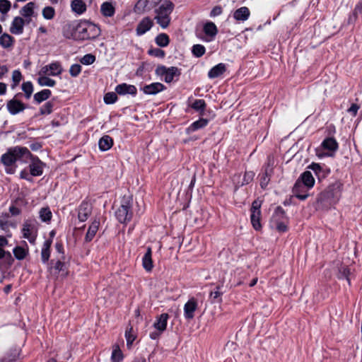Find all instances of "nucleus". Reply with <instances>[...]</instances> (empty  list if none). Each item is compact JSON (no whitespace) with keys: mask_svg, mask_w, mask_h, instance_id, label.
<instances>
[{"mask_svg":"<svg viewBox=\"0 0 362 362\" xmlns=\"http://www.w3.org/2000/svg\"><path fill=\"white\" fill-rule=\"evenodd\" d=\"M0 259L4 260V264L0 267L1 269H7L14 261L11 252L5 251L3 248H0Z\"/></svg>","mask_w":362,"mask_h":362,"instance_id":"25","label":"nucleus"},{"mask_svg":"<svg viewBox=\"0 0 362 362\" xmlns=\"http://www.w3.org/2000/svg\"><path fill=\"white\" fill-rule=\"evenodd\" d=\"M78 26L79 21H72L67 24H66L63 27L62 33L64 37L67 39H73L77 40L78 35Z\"/></svg>","mask_w":362,"mask_h":362,"instance_id":"10","label":"nucleus"},{"mask_svg":"<svg viewBox=\"0 0 362 362\" xmlns=\"http://www.w3.org/2000/svg\"><path fill=\"white\" fill-rule=\"evenodd\" d=\"M52 244V240H46L43 243L41 251V259L43 263H46L49 260L50 257V247Z\"/></svg>","mask_w":362,"mask_h":362,"instance_id":"34","label":"nucleus"},{"mask_svg":"<svg viewBox=\"0 0 362 362\" xmlns=\"http://www.w3.org/2000/svg\"><path fill=\"white\" fill-rule=\"evenodd\" d=\"M81 63L85 65L92 64L95 61V57L91 54H87L81 59Z\"/></svg>","mask_w":362,"mask_h":362,"instance_id":"55","label":"nucleus"},{"mask_svg":"<svg viewBox=\"0 0 362 362\" xmlns=\"http://www.w3.org/2000/svg\"><path fill=\"white\" fill-rule=\"evenodd\" d=\"M55 249L57 251V252H59V254L62 255V258L61 259H64V247H63L62 243H57L56 245H55Z\"/></svg>","mask_w":362,"mask_h":362,"instance_id":"63","label":"nucleus"},{"mask_svg":"<svg viewBox=\"0 0 362 362\" xmlns=\"http://www.w3.org/2000/svg\"><path fill=\"white\" fill-rule=\"evenodd\" d=\"M203 30L206 37V40L208 42L212 41L218 33L216 25L212 22H207L205 23Z\"/></svg>","mask_w":362,"mask_h":362,"instance_id":"19","label":"nucleus"},{"mask_svg":"<svg viewBox=\"0 0 362 362\" xmlns=\"http://www.w3.org/2000/svg\"><path fill=\"white\" fill-rule=\"evenodd\" d=\"M133 216L130 200H124L121 206L115 211L117 219L122 223L131 221Z\"/></svg>","mask_w":362,"mask_h":362,"instance_id":"7","label":"nucleus"},{"mask_svg":"<svg viewBox=\"0 0 362 362\" xmlns=\"http://www.w3.org/2000/svg\"><path fill=\"white\" fill-rule=\"evenodd\" d=\"M6 107L11 115H16L23 112L26 108V105L21 101L13 98L7 102Z\"/></svg>","mask_w":362,"mask_h":362,"instance_id":"13","label":"nucleus"},{"mask_svg":"<svg viewBox=\"0 0 362 362\" xmlns=\"http://www.w3.org/2000/svg\"><path fill=\"white\" fill-rule=\"evenodd\" d=\"M81 71V66L78 64H74L71 66L69 69V73L71 76L76 77L77 76Z\"/></svg>","mask_w":362,"mask_h":362,"instance_id":"56","label":"nucleus"},{"mask_svg":"<svg viewBox=\"0 0 362 362\" xmlns=\"http://www.w3.org/2000/svg\"><path fill=\"white\" fill-rule=\"evenodd\" d=\"M55 11L52 6H46L42 9V16L47 20H51L54 17Z\"/></svg>","mask_w":362,"mask_h":362,"instance_id":"50","label":"nucleus"},{"mask_svg":"<svg viewBox=\"0 0 362 362\" xmlns=\"http://www.w3.org/2000/svg\"><path fill=\"white\" fill-rule=\"evenodd\" d=\"M22 90L24 92V95L26 99H30L33 90V85L30 81L23 82L21 86Z\"/></svg>","mask_w":362,"mask_h":362,"instance_id":"45","label":"nucleus"},{"mask_svg":"<svg viewBox=\"0 0 362 362\" xmlns=\"http://www.w3.org/2000/svg\"><path fill=\"white\" fill-rule=\"evenodd\" d=\"M170 42L169 37L165 33L159 34L156 37V42L160 47H166L168 45Z\"/></svg>","mask_w":362,"mask_h":362,"instance_id":"46","label":"nucleus"},{"mask_svg":"<svg viewBox=\"0 0 362 362\" xmlns=\"http://www.w3.org/2000/svg\"><path fill=\"white\" fill-rule=\"evenodd\" d=\"M54 268L56 271L59 272H62L63 275L66 274V265L61 259H58L57 261Z\"/></svg>","mask_w":362,"mask_h":362,"instance_id":"58","label":"nucleus"},{"mask_svg":"<svg viewBox=\"0 0 362 362\" xmlns=\"http://www.w3.org/2000/svg\"><path fill=\"white\" fill-rule=\"evenodd\" d=\"M222 13V8L221 6H215L211 11L210 16L211 17H215L221 15Z\"/></svg>","mask_w":362,"mask_h":362,"instance_id":"61","label":"nucleus"},{"mask_svg":"<svg viewBox=\"0 0 362 362\" xmlns=\"http://www.w3.org/2000/svg\"><path fill=\"white\" fill-rule=\"evenodd\" d=\"M25 21L23 18L16 16L13 18L11 27L10 32L15 35H21L23 33Z\"/></svg>","mask_w":362,"mask_h":362,"instance_id":"17","label":"nucleus"},{"mask_svg":"<svg viewBox=\"0 0 362 362\" xmlns=\"http://www.w3.org/2000/svg\"><path fill=\"white\" fill-rule=\"evenodd\" d=\"M39 216L42 222L47 223L50 221L52 214L48 207H43L39 211Z\"/></svg>","mask_w":362,"mask_h":362,"instance_id":"44","label":"nucleus"},{"mask_svg":"<svg viewBox=\"0 0 362 362\" xmlns=\"http://www.w3.org/2000/svg\"><path fill=\"white\" fill-rule=\"evenodd\" d=\"M91 214V206L88 202H82L79 206L78 218L81 222L86 221Z\"/></svg>","mask_w":362,"mask_h":362,"instance_id":"23","label":"nucleus"},{"mask_svg":"<svg viewBox=\"0 0 362 362\" xmlns=\"http://www.w3.org/2000/svg\"><path fill=\"white\" fill-rule=\"evenodd\" d=\"M8 71V69L6 65L0 64V79H1Z\"/></svg>","mask_w":362,"mask_h":362,"instance_id":"64","label":"nucleus"},{"mask_svg":"<svg viewBox=\"0 0 362 362\" xmlns=\"http://www.w3.org/2000/svg\"><path fill=\"white\" fill-rule=\"evenodd\" d=\"M148 54L159 58H163L165 57V52L158 48L149 49Z\"/></svg>","mask_w":362,"mask_h":362,"instance_id":"59","label":"nucleus"},{"mask_svg":"<svg viewBox=\"0 0 362 362\" xmlns=\"http://www.w3.org/2000/svg\"><path fill=\"white\" fill-rule=\"evenodd\" d=\"M174 4L169 0L163 1L155 9L156 23L163 28H167L171 21L170 14L173 11Z\"/></svg>","mask_w":362,"mask_h":362,"instance_id":"2","label":"nucleus"},{"mask_svg":"<svg viewBox=\"0 0 362 362\" xmlns=\"http://www.w3.org/2000/svg\"><path fill=\"white\" fill-rule=\"evenodd\" d=\"M47 75H39L37 83L41 86L53 87L55 86L56 82L54 80L47 76Z\"/></svg>","mask_w":362,"mask_h":362,"instance_id":"42","label":"nucleus"},{"mask_svg":"<svg viewBox=\"0 0 362 362\" xmlns=\"http://www.w3.org/2000/svg\"><path fill=\"white\" fill-rule=\"evenodd\" d=\"M52 95V92L49 89H43L40 92L36 93L33 95V99L35 102L37 104L42 103L47 100Z\"/></svg>","mask_w":362,"mask_h":362,"instance_id":"38","label":"nucleus"},{"mask_svg":"<svg viewBox=\"0 0 362 362\" xmlns=\"http://www.w3.org/2000/svg\"><path fill=\"white\" fill-rule=\"evenodd\" d=\"M302 183L300 181H296L293 187V194L295 197L300 200L306 199L309 194L308 193V190L310 189H307L306 186L302 185Z\"/></svg>","mask_w":362,"mask_h":362,"instance_id":"16","label":"nucleus"},{"mask_svg":"<svg viewBox=\"0 0 362 362\" xmlns=\"http://www.w3.org/2000/svg\"><path fill=\"white\" fill-rule=\"evenodd\" d=\"M151 256H152L151 248L148 247L146 252L145 253V255H144V257L142 258L143 267L145 269V270L147 272L151 271L153 267Z\"/></svg>","mask_w":362,"mask_h":362,"instance_id":"32","label":"nucleus"},{"mask_svg":"<svg viewBox=\"0 0 362 362\" xmlns=\"http://www.w3.org/2000/svg\"><path fill=\"white\" fill-rule=\"evenodd\" d=\"M286 218L284 210L281 206L276 208L274 213L272 217L271 223L280 222Z\"/></svg>","mask_w":362,"mask_h":362,"instance_id":"40","label":"nucleus"},{"mask_svg":"<svg viewBox=\"0 0 362 362\" xmlns=\"http://www.w3.org/2000/svg\"><path fill=\"white\" fill-rule=\"evenodd\" d=\"M13 37L8 34L4 33L0 37V45L4 48H8L13 45Z\"/></svg>","mask_w":362,"mask_h":362,"instance_id":"43","label":"nucleus"},{"mask_svg":"<svg viewBox=\"0 0 362 362\" xmlns=\"http://www.w3.org/2000/svg\"><path fill=\"white\" fill-rule=\"evenodd\" d=\"M350 274V270L346 267H341L339 271V279H346L349 282V275Z\"/></svg>","mask_w":362,"mask_h":362,"instance_id":"57","label":"nucleus"},{"mask_svg":"<svg viewBox=\"0 0 362 362\" xmlns=\"http://www.w3.org/2000/svg\"><path fill=\"white\" fill-rule=\"evenodd\" d=\"M296 181H300L302 185L306 186L307 189H311L315 184V179L310 171H305L302 173Z\"/></svg>","mask_w":362,"mask_h":362,"instance_id":"26","label":"nucleus"},{"mask_svg":"<svg viewBox=\"0 0 362 362\" xmlns=\"http://www.w3.org/2000/svg\"><path fill=\"white\" fill-rule=\"evenodd\" d=\"M117 100V95L116 93L109 92L106 93L104 96V102L106 104H113Z\"/></svg>","mask_w":362,"mask_h":362,"instance_id":"52","label":"nucleus"},{"mask_svg":"<svg viewBox=\"0 0 362 362\" xmlns=\"http://www.w3.org/2000/svg\"><path fill=\"white\" fill-rule=\"evenodd\" d=\"M25 247L16 246L13 250L14 257L18 260L24 259L28 255V248L25 243Z\"/></svg>","mask_w":362,"mask_h":362,"instance_id":"36","label":"nucleus"},{"mask_svg":"<svg viewBox=\"0 0 362 362\" xmlns=\"http://www.w3.org/2000/svg\"><path fill=\"white\" fill-rule=\"evenodd\" d=\"M31 160L30 164V172L33 176H40L43 173L44 163L37 157H33L31 154V158L28 160Z\"/></svg>","mask_w":362,"mask_h":362,"instance_id":"14","label":"nucleus"},{"mask_svg":"<svg viewBox=\"0 0 362 362\" xmlns=\"http://www.w3.org/2000/svg\"><path fill=\"white\" fill-rule=\"evenodd\" d=\"M321 146L324 150H327L330 153H318L319 157L332 156L333 153L335 152L338 148V143L335 139L329 137L322 141Z\"/></svg>","mask_w":362,"mask_h":362,"instance_id":"12","label":"nucleus"},{"mask_svg":"<svg viewBox=\"0 0 362 362\" xmlns=\"http://www.w3.org/2000/svg\"><path fill=\"white\" fill-rule=\"evenodd\" d=\"M341 197V188L339 184L329 186L318 197V202L329 205L336 204Z\"/></svg>","mask_w":362,"mask_h":362,"instance_id":"4","label":"nucleus"},{"mask_svg":"<svg viewBox=\"0 0 362 362\" xmlns=\"http://www.w3.org/2000/svg\"><path fill=\"white\" fill-rule=\"evenodd\" d=\"M22 74L21 72L19 70H14L12 73V81H13V86L12 88H13L15 86H16L20 81L22 80Z\"/></svg>","mask_w":362,"mask_h":362,"instance_id":"54","label":"nucleus"},{"mask_svg":"<svg viewBox=\"0 0 362 362\" xmlns=\"http://www.w3.org/2000/svg\"><path fill=\"white\" fill-rule=\"evenodd\" d=\"M273 226L276 227L278 231L283 233L287 230V226L284 221L280 222L272 223Z\"/></svg>","mask_w":362,"mask_h":362,"instance_id":"60","label":"nucleus"},{"mask_svg":"<svg viewBox=\"0 0 362 362\" xmlns=\"http://www.w3.org/2000/svg\"><path fill=\"white\" fill-rule=\"evenodd\" d=\"M192 54L197 57H201L206 52L204 46L202 45H194L192 49Z\"/></svg>","mask_w":362,"mask_h":362,"instance_id":"49","label":"nucleus"},{"mask_svg":"<svg viewBox=\"0 0 362 362\" xmlns=\"http://www.w3.org/2000/svg\"><path fill=\"white\" fill-rule=\"evenodd\" d=\"M29 158H31V153L26 147L15 146L10 148L1 156V162L5 166L6 173L13 174L15 172L13 165L16 162L21 160L27 163Z\"/></svg>","mask_w":362,"mask_h":362,"instance_id":"1","label":"nucleus"},{"mask_svg":"<svg viewBox=\"0 0 362 362\" xmlns=\"http://www.w3.org/2000/svg\"><path fill=\"white\" fill-rule=\"evenodd\" d=\"M20 349L18 348L11 349L0 360V362H17L19 358Z\"/></svg>","mask_w":362,"mask_h":362,"instance_id":"31","label":"nucleus"},{"mask_svg":"<svg viewBox=\"0 0 362 362\" xmlns=\"http://www.w3.org/2000/svg\"><path fill=\"white\" fill-rule=\"evenodd\" d=\"M169 315L167 313H162L158 316L153 322V327L154 331L151 332L149 337L151 339H158L161 334L166 329Z\"/></svg>","mask_w":362,"mask_h":362,"instance_id":"6","label":"nucleus"},{"mask_svg":"<svg viewBox=\"0 0 362 362\" xmlns=\"http://www.w3.org/2000/svg\"><path fill=\"white\" fill-rule=\"evenodd\" d=\"M125 338L127 346H130L136 339V336L132 327H127L125 331Z\"/></svg>","mask_w":362,"mask_h":362,"instance_id":"47","label":"nucleus"},{"mask_svg":"<svg viewBox=\"0 0 362 362\" xmlns=\"http://www.w3.org/2000/svg\"><path fill=\"white\" fill-rule=\"evenodd\" d=\"M198 307V302L194 298H191L184 306V316L187 320L194 317V312Z\"/></svg>","mask_w":362,"mask_h":362,"instance_id":"15","label":"nucleus"},{"mask_svg":"<svg viewBox=\"0 0 362 362\" xmlns=\"http://www.w3.org/2000/svg\"><path fill=\"white\" fill-rule=\"evenodd\" d=\"M53 106L54 104L52 101L47 102L40 108V113L42 115L51 114L53 110Z\"/></svg>","mask_w":362,"mask_h":362,"instance_id":"48","label":"nucleus"},{"mask_svg":"<svg viewBox=\"0 0 362 362\" xmlns=\"http://www.w3.org/2000/svg\"><path fill=\"white\" fill-rule=\"evenodd\" d=\"M73 12L77 15H81L86 11V5L83 0H73L71 3Z\"/></svg>","mask_w":362,"mask_h":362,"instance_id":"33","label":"nucleus"},{"mask_svg":"<svg viewBox=\"0 0 362 362\" xmlns=\"http://www.w3.org/2000/svg\"><path fill=\"white\" fill-rule=\"evenodd\" d=\"M153 26V21L150 18H143L138 24L136 31L137 35H142L148 31Z\"/></svg>","mask_w":362,"mask_h":362,"instance_id":"21","label":"nucleus"},{"mask_svg":"<svg viewBox=\"0 0 362 362\" xmlns=\"http://www.w3.org/2000/svg\"><path fill=\"white\" fill-rule=\"evenodd\" d=\"M113 145L112 139L108 136L105 135L102 138L100 139L98 141V146L100 151H106L109 150Z\"/></svg>","mask_w":362,"mask_h":362,"instance_id":"35","label":"nucleus"},{"mask_svg":"<svg viewBox=\"0 0 362 362\" xmlns=\"http://www.w3.org/2000/svg\"><path fill=\"white\" fill-rule=\"evenodd\" d=\"M191 107L197 111H204L206 107V103L202 99L195 100Z\"/></svg>","mask_w":362,"mask_h":362,"instance_id":"51","label":"nucleus"},{"mask_svg":"<svg viewBox=\"0 0 362 362\" xmlns=\"http://www.w3.org/2000/svg\"><path fill=\"white\" fill-rule=\"evenodd\" d=\"M156 72L158 75L163 76L166 83L172 82L175 76L180 74V69L175 66L167 68L165 66H160L157 67Z\"/></svg>","mask_w":362,"mask_h":362,"instance_id":"8","label":"nucleus"},{"mask_svg":"<svg viewBox=\"0 0 362 362\" xmlns=\"http://www.w3.org/2000/svg\"><path fill=\"white\" fill-rule=\"evenodd\" d=\"M165 89V86L159 82L152 83L143 87L142 90L147 95H156Z\"/></svg>","mask_w":362,"mask_h":362,"instance_id":"18","label":"nucleus"},{"mask_svg":"<svg viewBox=\"0 0 362 362\" xmlns=\"http://www.w3.org/2000/svg\"><path fill=\"white\" fill-rule=\"evenodd\" d=\"M11 4L8 0H0V12L6 14L11 9Z\"/></svg>","mask_w":362,"mask_h":362,"instance_id":"53","label":"nucleus"},{"mask_svg":"<svg viewBox=\"0 0 362 362\" xmlns=\"http://www.w3.org/2000/svg\"><path fill=\"white\" fill-rule=\"evenodd\" d=\"M255 173L252 171L246 172L243 176V181L240 182L237 180L240 178V175H235L233 178V181L235 184V187L236 189L250 183L254 178Z\"/></svg>","mask_w":362,"mask_h":362,"instance_id":"24","label":"nucleus"},{"mask_svg":"<svg viewBox=\"0 0 362 362\" xmlns=\"http://www.w3.org/2000/svg\"><path fill=\"white\" fill-rule=\"evenodd\" d=\"M63 69L59 62H52L48 65L42 67L38 75L58 76L62 74Z\"/></svg>","mask_w":362,"mask_h":362,"instance_id":"11","label":"nucleus"},{"mask_svg":"<svg viewBox=\"0 0 362 362\" xmlns=\"http://www.w3.org/2000/svg\"><path fill=\"white\" fill-rule=\"evenodd\" d=\"M115 91L119 95L129 94L132 95H136L137 89L133 85H129L124 83L117 86L115 88Z\"/></svg>","mask_w":362,"mask_h":362,"instance_id":"22","label":"nucleus"},{"mask_svg":"<svg viewBox=\"0 0 362 362\" xmlns=\"http://www.w3.org/2000/svg\"><path fill=\"white\" fill-rule=\"evenodd\" d=\"M115 3L105 1L100 6V13L105 17H112L115 13Z\"/></svg>","mask_w":362,"mask_h":362,"instance_id":"20","label":"nucleus"},{"mask_svg":"<svg viewBox=\"0 0 362 362\" xmlns=\"http://www.w3.org/2000/svg\"><path fill=\"white\" fill-rule=\"evenodd\" d=\"M209 123V120L204 118H201L192 122L187 129L186 133L189 134L198 129L205 127Z\"/></svg>","mask_w":362,"mask_h":362,"instance_id":"30","label":"nucleus"},{"mask_svg":"<svg viewBox=\"0 0 362 362\" xmlns=\"http://www.w3.org/2000/svg\"><path fill=\"white\" fill-rule=\"evenodd\" d=\"M308 168L313 170L318 177H324L330 173V170L326 166H322L318 163H313L308 166Z\"/></svg>","mask_w":362,"mask_h":362,"instance_id":"29","label":"nucleus"},{"mask_svg":"<svg viewBox=\"0 0 362 362\" xmlns=\"http://www.w3.org/2000/svg\"><path fill=\"white\" fill-rule=\"evenodd\" d=\"M269 180H270V178L268 176H264L263 175L262 178H261V180H260L261 187L262 188H265L267 186Z\"/></svg>","mask_w":362,"mask_h":362,"instance_id":"62","label":"nucleus"},{"mask_svg":"<svg viewBox=\"0 0 362 362\" xmlns=\"http://www.w3.org/2000/svg\"><path fill=\"white\" fill-rule=\"evenodd\" d=\"M38 230V223L35 219H27L24 221L22 228L23 237L27 239L29 243H35Z\"/></svg>","mask_w":362,"mask_h":362,"instance_id":"5","label":"nucleus"},{"mask_svg":"<svg viewBox=\"0 0 362 362\" xmlns=\"http://www.w3.org/2000/svg\"><path fill=\"white\" fill-rule=\"evenodd\" d=\"M35 8V4L34 2H29L25 4L20 11V13L23 17L28 18H30L34 14V9Z\"/></svg>","mask_w":362,"mask_h":362,"instance_id":"39","label":"nucleus"},{"mask_svg":"<svg viewBox=\"0 0 362 362\" xmlns=\"http://www.w3.org/2000/svg\"><path fill=\"white\" fill-rule=\"evenodd\" d=\"M123 359V354L119 345L115 344L111 355V360L112 362H120Z\"/></svg>","mask_w":362,"mask_h":362,"instance_id":"41","label":"nucleus"},{"mask_svg":"<svg viewBox=\"0 0 362 362\" xmlns=\"http://www.w3.org/2000/svg\"><path fill=\"white\" fill-rule=\"evenodd\" d=\"M261 202L255 200L252 202L251 207V215L250 219L251 223L252 224L253 228L256 230H260L262 228L260 223V217H261Z\"/></svg>","mask_w":362,"mask_h":362,"instance_id":"9","label":"nucleus"},{"mask_svg":"<svg viewBox=\"0 0 362 362\" xmlns=\"http://www.w3.org/2000/svg\"><path fill=\"white\" fill-rule=\"evenodd\" d=\"M100 226V221L98 219H94L91 224L90 225L86 235L85 236V241L88 243L90 242L95 235H96Z\"/></svg>","mask_w":362,"mask_h":362,"instance_id":"27","label":"nucleus"},{"mask_svg":"<svg viewBox=\"0 0 362 362\" xmlns=\"http://www.w3.org/2000/svg\"><path fill=\"white\" fill-rule=\"evenodd\" d=\"M250 16V11L246 6H242L233 13V18L238 21H245Z\"/></svg>","mask_w":362,"mask_h":362,"instance_id":"28","label":"nucleus"},{"mask_svg":"<svg viewBox=\"0 0 362 362\" xmlns=\"http://www.w3.org/2000/svg\"><path fill=\"white\" fill-rule=\"evenodd\" d=\"M77 40L94 39L100 34V30L96 25L88 21H79Z\"/></svg>","mask_w":362,"mask_h":362,"instance_id":"3","label":"nucleus"},{"mask_svg":"<svg viewBox=\"0 0 362 362\" xmlns=\"http://www.w3.org/2000/svg\"><path fill=\"white\" fill-rule=\"evenodd\" d=\"M225 71H226L225 65L222 63H220L209 70V71L208 73V77L210 78H214L218 77L219 76L223 74Z\"/></svg>","mask_w":362,"mask_h":362,"instance_id":"37","label":"nucleus"}]
</instances>
